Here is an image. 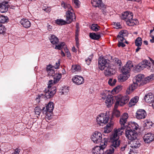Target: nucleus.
Wrapping results in <instances>:
<instances>
[{"instance_id": "nucleus-1", "label": "nucleus", "mask_w": 154, "mask_h": 154, "mask_svg": "<svg viewBox=\"0 0 154 154\" xmlns=\"http://www.w3.org/2000/svg\"><path fill=\"white\" fill-rule=\"evenodd\" d=\"M123 131V129L120 128L114 130L113 134L110 137L111 142L110 147L107 151L106 154H113L114 150L120 145L119 136L122 134Z\"/></svg>"}, {"instance_id": "nucleus-2", "label": "nucleus", "mask_w": 154, "mask_h": 154, "mask_svg": "<svg viewBox=\"0 0 154 154\" xmlns=\"http://www.w3.org/2000/svg\"><path fill=\"white\" fill-rule=\"evenodd\" d=\"M115 98L116 100V107L117 106L124 105L128 102L129 99V97L128 95L122 96L121 95H118Z\"/></svg>"}, {"instance_id": "nucleus-3", "label": "nucleus", "mask_w": 154, "mask_h": 154, "mask_svg": "<svg viewBox=\"0 0 154 154\" xmlns=\"http://www.w3.org/2000/svg\"><path fill=\"white\" fill-rule=\"evenodd\" d=\"M91 139L92 141L95 143H100L103 141L104 139H107L106 138H103L102 139V134L101 133L96 131L93 133L91 136Z\"/></svg>"}, {"instance_id": "nucleus-4", "label": "nucleus", "mask_w": 154, "mask_h": 154, "mask_svg": "<svg viewBox=\"0 0 154 154\" xmlns=\"http://www.w3.org/2000/svg\"><path fill=\"white\" fill-rule=\"evenodd\" d=\"M107 113H100L97 117V123L101 125V124L107 123L109 120V117Z\"/></svg>"}, {"instance_id": "nucleus-5", "label": "nucleus", "mask_w": 154, "mask_h": 154, "mask_svg": "<svg viewBox=\"0 0 154 154\" xmlns=\"http://www.w3.org/2000/svg\"><path fill=\"white\" fill-rule=\"evenodd\" d=\"M116 67L115 66L113 65V63H111L109 65L105 67L104 73L106 76H110L113 75L115 72Z\"/></svg>"}, {"instance_id": "nucleus-6", "label": "nucleus", "mask_w": 154, "mask_h": 154, "mask_svg": "<svg viewBox=\"0 0 154 154\" xmlns=\"http://www.w3.org/2000/svg\"><path fill=\"white\" fill-rule=\"evenodd\" d=\"M125 135L127 139L129 140L133 141L137 138V134L134 131L127 128L125 131Z\"/></svg>"}, {"instance_id": "nucleus-7", "label": "nucleus", "mask_w": 154, "mask_h": 154, "mask_svg": "<svg viewBox=\"0 0 154 154\" xmlns=\"http://www.w3.org/2000/svg\"><path fill=\"white\" fill-rule=\"evenodd\" d=\"M109 61L101 57H100L98 59V66L99 69L102 70L104 69L105 67L111 64L109 63Z\"/></svg>"}, {"instance_id": "nucleus-8", "label": "nucleus", "mask_w": 154, "mask_h": 154, "mask_svg": "<svg viewBox=\"0 0 154 154\" xmlns=\"http://www.w3.org/2000/svg\"><path fill=\"white\" fill-rule=\"evenodd\" d=\"M128 117V114L126 113H124L121 116L119 120V123L121 126L120 128L124 130L126 127L128 125L127 122Z\"/></svg>"}, {"instance_id": "nucleus-9", "label": "nucleus", "mask_w": 154, "mask_h": 154, "mask_svg": "<svg viewBox=\"0 0 154 154\" xmlns=\"http://www.w3.org/2000/svg\"><path fill=\"white\" fill-rule=\"evenodd\" d=\"M134 82L139 85V86L142 85L146 83L145 78L143 75L139 74L136 76L133 80Z\"/></svg>"}, {"instance_id": "nucleus-10", "label": "nucleus", "mask_w": 154, "mask_h": 154, "mask_svg": "<svg viewBox=\"0 0 154 154\" xmlns=\"http://www.w3.org/2000/svg\"><path fill=\"white\" fill-rule=\"evenodd\" d=\"M66 21L67 23H70L72 21H75L76 17L73 10L67 11L66 12Z\"/></svg>"}, {"instance_id": "nucleus-11", "label": "nucleus", "mask_w": 154, "mask_h": 154, "mask_svg": "<svg viewBox=\"0 0 154 154\" xmlns=\"http://www.w3.org/2000/svg\"><path fill=\"white\" fill-rule=\"evenodd\" d=\"M133 66L131 61H128L121 69L122 73L125 74V75H129V72L130 69Z\"/></svg>"}, {"instance_id": "nucleus-12", "label": "nucleus", "mask_w": 154, "mask_h": 154, "mask_svg": "<svg viewBox=\"0 0 154 154\" xmlns=\"http://www.w3.org/2000/svg\"><path fill=\"white\" fill-rule=\"evenodd\" d=\"M54 108V105L53 102H50L46 107L42 108V113L47 115L48 112L51 113L52 112Z\"/></svg>"}, {"instance_id": "nucleus-13", "label": "nucleus", "mask_w": 154, "mask_h": 154, "mask_svg": "<svg viewBox=\"0 0 154 154\" xmlns=\"http://www.w3.org/2000/svg\"><path fill=\"white\" fill-rule=\"evenodd\" d=\"M56 88L55 87L52 88L51 90H46L44 92V93H45V94H44V95L45 99L50 98L53 97L56 92Z\"/></svg>"}, {"instance_id": "nucleus-14", "label": "nucleus", "mask_w": 154, "mask_h": 154, "mask_svg": "<svg viewBox=\"0 0 154 154\" xmlns=\"http://www.w3.org/2000/svg\"><path fill=\"white\" fill-rule=\"evenodd\" d=\"M148 63V61L145 60L143 62L139 63L135 66V70L137 72H140L143 69L147 67Z\"/></svg>"}, {"instance_id": "nucleus-15", "label": "nucleus", "mask_w": 154, "mask_h": 154, "mask_svg": "<svg viewBox=\"0 0 154 154\" xmlns=\"http://www.w3.org/2000/svg\"><path fill=\"white\" fill-rule=\"evenodd\" d=\"M72 81L77 85H79L82 84L84 82L83 78L81 76L75 75L72 79Z\"/></svg>"}, {"instance_id": "nucleus-16", "label": "nucleus", "mask_w": 154, "mask_h": 154, "mask_svg": "<svg viewBox=\"0 0 154 154\" xmlns=\"http://www.w3.org/2000/svg\"><path fill=\"white\" fill-rule=\"evenodd\" d=\"M136 118L138 119H144L146 116V111L142 109H140L136 112Z\"/></svg>"}, {"instance_id": "nucleus-17", "label": "nucleus", "mask_w": 154, "mask_h": 154, "mask_svg": "<svg viewBox=\"0 0 154 154\" xmlns=\"http://www.w3.org/2000/svg\"><path fill=\"white\" fill-rule=\"evenodd\" d=\"M91 3L92 6L94 7H98L100 9L103 8L104 4L102 0H91Z\"/></svg>"}, {"instance_id": "nucleus-18", "label": "nucleus", "mask_w": 154, "mask_h": 154, "mask_svg": "<svg viewBox=\"0 0 154 154\" xmlns=\"http://www.w3.org/2000/svg\"><path fill=\"white\" fill-rule=\"evenodd\" d=\"M144 141L146 143H149L154 140L153 135L151 133L146 134L143 137Z\"/></svg>"}, {"instance_id": "nucleus-19", "label": "nucleus", "mask_w": 154, "mask_h": 154, "mask_svg": "<svg viewBox=\"0 0 154 154\" xmlns=\"http://www.w3.org/2000/svg\"><path fill=\"white\" fill-rule=\"evenodd\" d=\"M144 99L147 103H152L154 100V96L152 93H149L145 95Z\"/></svg>"}, {"instance_id": "nucleus-20", "label": "nucleus", "mask_w": 154, "mask_h": 154, "mask_svg": "<svg viewBox=\"0 0 154 154\" xmlns=\"http://www.w3.org/2000/svg\"><path fill=\"white\" fill-rule=\"evenodd\" d=\"M133 14L132 13L126 11L124 12L122 14L121 18L123 20H125L126 21L129 19H132L133 18Z\"/></svg>"}, {"instance_id": "nucleus-21", "label": "nucleus", "mask_w": 154, "mask_h": 154, "mask_svg": "<svg viewBox=\"0 0 154 154\" xmlns=\"http://www.w3.org/2000/svg\"><path fill=\"white\" fill-rule=\"evenodd\" d=\"M113 97L112 95L108 94L106 98L105 103L108 107H110L113 103Z\"/></svg>"}, {"instance_id": "nucleus-22", "label": "nucleus", "mask_w": 154, "mask_h": 154, "mask_svg": "<svg viewBox=\"0 0 154 154\" xmlns=\"http://www.w3.org/2000/svg\"><path fill=\"white\" fill-rule=\"evenodd\" d=\"M113 125V122L112 121H110L104 128V132L107 134L111 132L112 130Z\"/></svg>"}, {"instance_id": "nucleus-23", "label": "nucleus", "mask_w": 154, "mask_h": 154, "mask_svg": "<svg viewBox=\"0 0 154 154\" xmlns=\"http://www.w3.org/2000/svg\"><path fill=\"white\" fill-rule=\"evenodd\" d=\"M129 128L130 129L133 130V131L137 130L138 128L139 125L136 122H129L127 125L126 127Z\"/></svg>"}, {"instance_id": "nucleus-24", "label": "nucleus", "mask_w": 154, "mask_h": 154, "mask_svg": "<svg viewBox=\"0 0 154 154\" xmlns=\"http://www.w3.org/2000/svg\"><path fill=\"white\" fill-rule=\"evenodd\" d=\"M138 86H139V85L136 83H135L134 82V81H133V83L131 84L129 86L128 88V90H127L126 91L127 93L129 94L136 89Z\"/></svg>"}, {"instance_id": "nucleus-25", "label": "nucleus", "mask_w": 154, "mask_h": 154, "mask_svg": "<svg viewBox=\"0 0 154 154\" xmlns=\"http://www.w3.org/2000/svg\"><path fill=\"white\" fill-rule=\"evenodd\" d=\"M20 23L23 27L26 28H28L31 26V23L27 19H22Z\"/></svg>"}, {"instance_id": "nucleus-26", "label": "nucleus", "mask_w": 154, "mask_h": 154, "mask_svg": "<svg viewBox=\"0 0 154 154\" xmlns=\"http://www.w3.org/2000/svg\"><path fill=\"white\" fill-rule=\"evenodd\" d=\"M141 144L140 142L138 140H134L132 141L131 143V147L137 149L139 148L141 146Z\"/></svg>"}, {"instance_id": "nucleus-27", "label": "nucleus", "mask_w": 154, "mask_h": 154, "mask_svg": "<svg viewBox=\"0 0 154 154\" xmlns=\"http://www.w3.org/2000/svg\"><path fill=\"white\" fill-rule=\"evenodd\" d=\"M54 68V67L51 65H49L47 66L46 70L48 76H53L54 75L55 71Z\"/></svg>"}, {"instance_id": "nucleus-28", "label": "nucleus", "mask_w": 154, "mask_h": 154, "mask_svg": "<svg viewBox=\"0 0 154 154\" xmlns=\"http://www.w3.org/2000/svg\"><path fill=\"white\" fill-rule=\"evenodd\" d=\"M138 21L136 19H128V20H126V23L129 26H133L134 25L137 23Z\"/></svg>"}, {"instance_id": "nucleus-29", "label": "nucleus", "mask_w": 154, "mask_h": 154, "mask_svg": "<svg viewBox=\"0 0 154 154\" xmlns=\"http://www.w3.org/2000/svg\"><path fill=\"white\" fill-rule=\"evenodd\" d=\"M130 75H125L122 73L118 76L119 81L120 82H124L129 77Z\"/></svg>"}, {"instance_id": "nucleus-30", "label": "nucleus", "mask_w": 154, "mask_h": 154, "mask_svg": "<svg viewBox=\"0 0 154 154\" xmlns=\"http://www.w3.org/2000/svg\"><path fill=\"white\" fill-rule=\"evenodd\" d=\"M139 100V97L137 96H135L131 99L129 102L128 104L129 106L131 107L133 106L136 103L138 102Z\"/></svg>"}, {"instance_id": "nucleus-31", "label": "nucleus", "mask_w": 154, "mask_h": 154, "mask_svg": "<svg viewBox=\"0 0 154 154\" xmlns=\"http://www.w3.org/2000/svg\"><path fill=\"white\" fill-rule=\"evenodd\" d=\"M50 40L51 43L53 45L57 44L59 42L58 38L54 35H52L50 38Z\"/></svg>"}, {"instance_id": "nucleus-32", "label": "nucleus", "mask_w": 154, "mask_h": 154, "mask_svg": "<svg viewBox=\"0 0 154 154\" xmlns=\"http://www.w3.org/2000/svg\"><path fill=\"white\" fill-rule=\"evenodd\" d=\"M8 10V5L6 4H2L0 5V12L1 13H5Z\"/></svg>"}, {"instance_id": "nucleus-33", "label": "nucleus", "mask_w": 154, "mask_h": 154, "mask_svg": "<svg viewBox=\"0 0 154 154\" xmlns=\"http://www.w3.org/2000/svg\"><path fill=\"white\" fill-rule=\"evenodd\" d=\"M9 21V19L7 16L2 15H0V23H5Z\"/></svg>"}, {"instance_id": "nucleus-34", "label": "nucleus", "mask_w": 154, "mask_h": 154, "mask_svg": "<svg viewBox=\"0 0 154 154\" xmlns=\"http://www.w3.org/2000/svg\"><path fill=\"white\" fill-rule=\"evenodd\" d=\"M89 36L92 39L97 40L99 39L100 37V34H96L95 33H90Z\"/></svg>"}, {"instance_id": "nucleus-35", "label": "nucleus", "mask_w": 154, "mask_h": 154, "mask_svg": "<svg viewBox=\"0 0 154 154\" xmlns=\"http://www.w3.org/2000/svg\"><path fill=\"white\" fill-rule=\"evenodd\" d=\"M116 103L115 104L114 109L112 112V114L113 116H115L116 117H119L120 115V112L117 109L119 106H117L116 107Z\"/></svg>"}, {"instance_id": "nucleus-36", "label": "nucleus", "mask_w": 154, "mask_h": 154, "mask_svg": "<svg viewBox=\"0 0 154 154\" xmlns=\"http://www.w3.org/2000/svg\"><path fill=\"white\" fill-rule=\"evenodd\" d=\"M45 98L44 97V94H41L38 95L35 99V101L37 103H39L41 101L45 100Z\"/></svg>"}, {"instance_id": "nucleus-37", "label": "nucleus", "mask_w": 154, "mask_h": 154, "mask_svg": "<svg viewBox=\"0 0 154 154\" xmlns=\"http://www.w3.org/2000/svg\"><path fill=\"white\" fill-rule=\"evenodd\" d=\"M61 6L63 7L67 11H71L73 10L71 5L69 4H65L63 2L61 3Z\"/></svg>"}, {"instance_id": "nucleus-38", "label": "nucleus", "mask_w": 154, "mask_h": 154, "mask_svg": "<svg viewBox=\"0 0 154 154\" xmlns=\"http://www.w3.org/2000/svg\"><path fill=\"white\" fill-rule=\"evenodd\" d=\"M135 45L137 47L140 46L142 44V38L139 37L137 38L135 40Z\"/></svg>"}, {"instance_id": "nucleus-39", "label": "nucleus", "mask_w": 154, "mask_h": 154, "mask_svg": "<svg viewBox=\"0 0 154 154\" xmlns=\"http://www.w3.org/2000/svg\"><path fill=\"white\" fill-rule=\"evenodd\" d=\"M113 63H115L114 66H115L116 67V66L117 65L119 66V67L121 66L122 64L121 61L119 60L118 58H115L113 59Z\"/></svg>"}, {"instance_id": "nucleus-40", "label": "nucleus", "mask_w": 154, "mask_h": 154, "mask_svg": "<svg viewBox=\"0 0 154 154\" xmlns=\"http://www.w3.org/2000/svg\"><path fill=\"white\" fill-rule=\"evenodd\" d=\"M100 27L97 24H93L91 26V29L93 31L97 32L100 29Z\"/></svg>"}, {"instance_id": "nucleus-41", "label": "nucleus", "mask_w": 154, "mask_h": 154, "mask_svg": "<svg viewBox=\"0 0 154 154\" xmlns=\"http://www.w3.org/2000/svg\"><path fill=\"white\" fill-rule=\"evenodd\" d=\"M62 77L61 74H59L56 75L54 76V82L56 83L58 82Z\"/></svg>"}, {"instance_id": "nucleus-42", "label": "nucleus", "mask_w": 154, "mask_h": 154, "mask_svg": "<svg viewBox=\"0 0 154 154\" xmlns=\"http://www.w3.org/2000/svg\"><path fill=\"white\" fill-rule=\"evenodd\" d=\"M81 69V67L79 65H73L72 67V70L73 72L80 71Z\"/></svg>"}, {"instance_id": "nucleus-43", "label": "nucleus", "mask_w": 154, "mask_h": 154, "mask_svg": "<svg viewBox=\"0 0 154 154\" xmlns=\"http://www.w3.org/2000/svg\"><path fill=\"white\" fill-rule=\"evenodd\" d=\"M55 45H56V46L54 48L55 49L60 50L65 45V43L63 42H61L59 44L57 43V44Z\"/></svg>"}, {"instance_id": "nucleus-44", "label": "nucleus", "mask_w": 154, "mask_h": 154, "mask_svg": "<svg viewBox=\"0 0 154 154\" xmlns=\"http://www.w3.org/2000/svg\"><path fill=\"white\" fill-rule=\"evenodd\" d=\"M34 112L36 115L39 116L41 112H42V109L39 107L37 106L35 108Z\"/></svg>"}, {"instance_id": "nucleus-45", "label": "nucleus", "mask_w": 154, "mask_h": 154, "mask_svg": "<svg viewBox=\"0 0 154 154\" xmlns=\"http://www.w3.org/2000/svg\"><path fill=\"white\" fill-rule=\"evenodd\" d=\"M66 21L63 20L62 19H58L56 20L55 23L59 25H63L65 24L66 23Z\"/></svg>"}, {"instance_id": "nucleus-46", "label": "nucleus", "mask_w": 154, "mask_h": 154, "mask_svg": "<svg viewBox=\"0 0 154 154\" xmlns=\"http://www.w3.org/2000/svg\"><path fill=\"white\" fill-rule=\"evenodd\" d=\"M144 126L148 128H150V126H152V123L150 120H145L144 122Z\"/></svg>"}, {"instance_id": "nucleus-47", "label": "nucleus", "mask_w": 154, "mask_h": 154, "mask_svg": "<svg viewBox=\"0 0 154 154\" xmlns=\"http://www.w3.org/2000/svg\"><path fill=\"white\" fill-rule=\"evenodd\" d=\"M119 34L120 35L124 37L128 35V32L127 30H121Z\"/></svg>"}, {"instance_id": "nucleus-48", "label": "nucleus", "mask_w": 154, "mask_h": 154, "mask_svg": "<svg viewBox=\"0 0 154 154\" xmlns=\"http://www.w3.org/2000/svg\"><path fill=\"white\" fill-rule=\"evenodd\" d=\"M93 56V54H92L90 55L87 59H86L85 60V62H86V63L88 65H89L91 60L92 59V58Z\"/></svg>"}, {"instance_id": "nucleus-49", "label": "nucleus", "mask_w": 154, "mask_h": 154, "mask_svg": "<svg viewBox=\"0 0 154 154\" xmlns=\"http://www.w3.org/2000/svg\"><path fill=\"white\" fill-rule=\"evenodd\" d=\"M154 79V74H152L145 78L146 83L149 81H152Z\"/></svg>"}, {"instance_id": "nucleus-50", "label": "nucleus", "mask_w": 154, "mask_h": 154, "mask_svg": "<svg viewBox=\"0 0 154 154\" xmlns=\"http://www.w3.org/2000/svg\"><path fill=\"white\" fill-rule=\"evenodd\" d=\"M116 82V80L114 79L113 80L112 79H110L108 81V84L111 86L114 85Z\"/></svg>"}, {"instance_id": "nucleus-51", "label": "nucleus", "mask_w": 154, "mask_h": 154, "mask_svg": "<svg viewBox=\"0 0 154 154\" xmlns=\"http://www.w3.org/2000/svg\"><path fill=\"white\" fill-rule=\"evenodd\" d=\"M72 2L75 5L76 8L79 7L80 5V2L78 0H72Z\"/></svg>"}, {"instance_id": "nucleus-52", "label": "nucleus", "mask_w": 154, "mask_h": 154, "mask_svg": "<svg viewBox=\"0 0 154 154\" xmlns=\"http://www.w3.org/2000/svg\"><path fill=\"white\" fill-rule=\"evenodd\" d=\"M69 91L68 88L65 87L62 89L61 92L62 94H66Z\"/></svg>"}, {"instance_id": "nucleus-53", "label": "nucleus", "mask_w": 154, "mask_h": 154, "mask_svg": "<svg viewBox=\"0 0 154 154\" xmlns=\"http://www.w3.org/2000/svg\"><path fill=\"white\" fill-rule=\"evenodd\" d=\"M6 28L5 26L0 24V34H2L4 33L5 31Z\"/></svg>"}, {"instance_id": "nucleus-54", "label": "nucleus", "mask_w": 154, "mask_h": 154, "mask_svg": "<svg viewBox=\"0 0 154 154\" xmlns=\"http://www.w3.org/2000/svg\"><path fill=\"white\" fill-rule=\"evenodd\" d=\"M117 37L118 40L119 41V42H123L124 40H125V39L124 38V37L120 35L119 34L117 35Z\"/></svg>"}, {"instance_id": "nucleus-55", "label": "nucleus", "mask_w": 154, "mask_h": 154, "mask_svg": "<svg viewBox=\"0 0 154 154\" xmlns=\"http://www.w3.org/2000/svg\"><path fill=\"white\" fill-rule=\"evenodd\" d=\"M114 25L115 28L116 29L121 28V26L119 23H114Z\"/></svg>"}, {"instance_id": "nucleus-56", "label": "nucleus", "mask_w": 154, "mask_h": 154, "mask_svg": "<svg viewBox=\"0 0 154 154\" xmlns=\"http://www.w3.org/2000/svg\"><path fill=\"white\" fill-rule=\"evenodd\" d=\"M106 94L105 92H103L100 94V97L103 100H105V98L106 99Z\"/></svg>"}, {"instance_id": "nucleus-57", "label": "nucleus", "mask_w": 154, "mask_h": 154, "mask_svg": "<svg viewBox=\"0 0 154 154\" xmlns=\"http://www.w3.org/2000/svg\"><path fill=\"white\" fill-rule=\"evenodd\" d=\"M9 0H0V4H8Z\"/></svg>"}, {"instance_id": "nucleus-58", "label": "nucleus", "mask_w": 154, "mask_h": 154, "mask_svg": "<svg viewBox=\"0 0 154 154\" xmlns=\"http://www.w3.org/2000/svg\"><path fill=\"white\" fill-rule=\"evenodd\" d=\"M65 51L68 57H69L71 56V54L68 49H65Z\"/></svg>"}, {"instance_id": "nucleus-59", "label": "nucleus", "mask_w": 154, "mask_h": 154, "mask_svg": "<svg viewBox=\"0 0 154 154\" xmlns=\"http://www.w3.org/2000/svg\"><path fill=\"white\" fill-rule=\"evenodd\" d=\"M118 46L119 47L122 46V47H123L125 46V45L124 43L122 42H119V44H118Z\"/></svg>"}, {"instance_id": "nucleus-60", "label": "nucleus", "mask_w": 154, "mask_h": 154, "mask_svg": "<svg viewBox=\"0 0 154 154\" xmlns=\"http://www.w3.org/2000/svg\"><path fill=\"white\" fill-rule=\"evenodd\" d=\"M20 152V149L18 148L16 149L14 152L12 153V154H19Z\"/></svg>"}, {"instance_id": "nucleus-61", "label": "nucleus", "mask_w": 154, "mask_h": 154, "mask_svg": "<svg viewBox=\"0 0 154 154\" xmlns=\"http://www.w3.org/2000/svg\"><path fill=\"white\" fill-rule=\"evenodd\" d=\"M127 145H124L122 146L121 147V151H123L124 150H125V149L127 147Z\"/></svg>"}, {"instance_id": "nucleus-62", "label": "nucleus", "mask_w": 154, "mask_h": 154, "mask_svg": "<svg viewBox=\"0 0 154 154\" xmlns=\"http://www.w3.org/2000/svg\"><path fill=\"white\" fill-rule=\"evenodd\" d=\"M53 83V81L52 80H51L49 81V82L48 84V88H50L51 87V85Z\"/></svg>"}, {"instance_id": "nucleus-63", "label": "nucleus", "mask_w": 154, "mask_h": 154, "mask_svg": "<svg viewBox=\"0 0 154 154\" xmlns=\"http://www.w3.org/2000/svg\"><path fill=\"white\" fill-rule=\"evenodd\" d=\"M47 27H48V31H51L52 28V26H51L48 25L47 26Z\"/></svg>"}, {"instance_id": "nucleus-64", "label": "nucleus", "mask_w": 154, "mask_h": 154, "mask_svg": "<svg viewBox=\"0 0 154 154\" xmlns=\"http://www.w3.org/2000/svg\"><path fill=\"white\" fill-rule=\"evenodd\" d=\"M56 63V67H55L54 68L55 69H57L59 66L60 63Z\"/></svg>"}]
</instances>
